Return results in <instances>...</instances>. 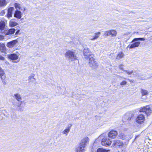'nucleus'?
I'll use <instances>...</instances> for the list:
<instances>
[{"instance_id": "2f4dec72", "label": "nucleus", "mask_w": 152, "mask_h": 152, "mask_svg": "<svg viewBox=\"0 0 152 152\" xmlns=\"http://www.w3.org/2000/svg\"><path fill=\"white\" fill-rule=\"evenodd\" d=\"M146 108L145 107H143L140 108L139 110L140 112H145V113Z\"/></svg>"}, {"instance_id": "603ef678", "label": "nucleus", "mask_w": 152, "mask_h": 152, "mask_svg": "<svg viewBox=\"0 0 152 152\" xmlns=\"http://www.w3.org/2000/svg\"><path fill=\"white\" fill-rule=\"evenodd\" d=\"M65 55L66 56V52L65 53Z\"/></svg>"}, {"instance_id": "423d86ee", "label": "nucleus", "mask_w": 152, "mask_h": 152, "mask_svg": "<svg viewBox=\"0 0 152 152\" xmlns=\"http://www.w3.org/2000/svg\"><path fill=\"white\" fill-rule=\"evenodd\" d=\"M88 60L89 61V65L90 67L93 69H95L98 67V63L97 62L95 61L94 57H93L92 59L91 58Z\"/></svg>"}, {"instance_id": "49530a36", "label": "nucleus", "mask_w": 152, "mask_h": 152, "mask_svg": "<svg viewBox=\"0 0 152 152\" xmlns=\"http://www.w3.org/2000/svg\"><path fill=\"white\" fill-rule=\"evenodd\" d=\"M5 63L6 64V65H9L10 64L9 63V62H7V61H6L5 62Z\"/></svg>"}, {"instance_id": "ea45409f", "label": "nucleus", "mask_w": 152, "mask_h": 152, "mask_svg": "<svg viewBox=\"0 0 152 152\" xmlns=\"http://www.w3.org/2000/svg\"><path fill=\"white\" fill-rule=\"evenodd\" d=\"M123 64H121L119 66V68L120 69H121L123 71L124 70V68H123Z\"/></svg>"}, {"instance_id": "0eeeda50", "label": "nucleus", "mask_w": 152, "mask_h": 152, "mask_svg": "<svg viewBox=\"0 0 152 152\" xmlns=\"http://www.w3.org/2000/svg\"><path fill=\"white\" fill-rule=\"evenodd\" d=\"M111 143V140L107 137H104L102 140L101 144L103 145L106 146L110 145Z\"/></svg>"}, {"instance_id": "58836bf2", "label": "nucleus", "mask_w": 152, "mask_h": 152, "mask_svg": "<svg viewBox=\"0 0 152 152\" xmlns=\"http://www.w3.org/2000/svg\"><path fill=\"white\" fill-rule=\"evenodd\" d=\"M35 75L34 74H31V75L28 77V79L34 78Z\"/></svg>"}, {"instance_id": "b1692460", "label": "nucleus", "mask_w": 152, "mask_h": 152, "mask_svg": "<svg viewBox=\"0 0 152 152\" xmlns=\"http://www.w3.org/2000/svg\"><path fill=\"white\" fill-rule=\"evenodd\" d=\"M14 95L16 99L19 102L20 100L21 99V97L20 95L18 94H15Z\"/></svg>"}, {"instance_id": "c85d7f7f", "label": "nucleus", "mask_w": 152, "mask_h": 152, "mask_svg": "<svg viewBox=\"0 0 152 152\" xmlns=\"http://www.w3.org/2000/svg\"><path fill=\"white\" fill-rule=\"evenodd\" d=\"M108 151L106 149L102 148H99L97 149L96 152H108Z\"/></svg>"}, {"instance_id": "6e6552de", "label": "nucleus", "mask_w": 152, "mask_h": 152, "mask_svg": "<svg viewBox=\"0 0 152 152\" xmlns=\"http://www.w3.org/2000/svg\"><path fill=\"white\" fill-rule=\"evenodd\" d=\"M145 116L142 114H139L137 117L136 121L138 124H141L143 123L145 121Z\"/></svg>"}, {"instance_id": "dca6fc26", "label": "nucleus", "mask_w": 152, "mask_h": 152, "mask_svg": "<svg viewBox=\"0 0 152 152\" xmlns=\"http://www.w3.org/2000/svg\"><path fill=\"white\" fill-rule=\"evenodd\" d=\"M21 12L18 10H16L14 14V17L18 19H20L22 16Z\"/></svg>"}, {"instance_id": "c756f323", "label": "nucleus", "mask_w": 152, "mask_h": 152, "mask_svg": "<svg viewBox=\"0 0 152 152\" xmlns=\"http://www.w3.org/2000/svg\"><path fill=\"white\" fill-rule=\"evenodd\" d=\"M124 54L122 53H119L118 55L117 58L120 59L123 57L124 56Z\"/></svg>"}, {"instance_id": "79ce46f5", "label": "nucleus", "mask_w": 152, "mask_h": 152, "mask_svg": "<svg viewBox=\"0 0 152 152\" xmlns=\"http://www.w3.org/2000/svg\"><path fill=\"white\" fill-rule=\"evenodd\" d=\"M1 79L2 81V83H3V84L4 85H6V82L4 80V79Z\"/></svg>"}, {"instance_id": "f03ea898", "label": "nucleus", "mask_w": 152, "mask_h": 152, "mask_svg": "<svg viewBox=\"0 0 152 152\" xmlns=\"http://www.w3.org/2000/svg\"><path fill=\"white\" fill-rule=\"evenodd\" d=\"M145 39L144 38H134L130 42L127 48H129L130 49H133L138 47L140 44L139 41H144Z\"/></svg>"}, {"instance_id": "a878e982", "label": "nucleus", "mask_w": 152, "mask_h": 152, "mask_svg": "<svg viewBox=\"0 0 152 152\" xmlns=\"http://www.w3.org/2000/svg\"><path fill=\"white\" fill-rule=\"evenodd\" d=\"M101 34V32H99L97 33H96L95 34V36L94 37L91 39L90 40H94L97 39L99 37V35Z\"/></svg>"}, {"instance_id": "a211bd4d", "label": "nucleus", "mask_w": 152, "mask_h": 152, "mask_svg": "<svg viewBox=\"0 0 152 152\" xmlns=\"http://www.w3.org/2000/svg\"><path fill=\"white\" fill-rule=\"evenodd\" d=\"M15 19H11L9 22V24L10 26L13 27L18 25V23L15 21Z\"/></svg>"}, {"instance_id": "4be33fe9", "label": "nucleus", "mask_w": 152, "mask_h": 152, "mask_svg": "<svg viewBox=\"0 0 152 152\" xmlns=\"http://www.w3.org/2000/svg\"><path fill=\"white\" fill-rule=\"evenodd\" d=\"M0 50L3 53L5 52L6 50V48L4 44L3 43H0Z\"/></svg>"}, {"instance_id": "1a4fd4ad", "label": "nucleus", "mask_w": 152, "mask_h": 152, "mask_svg": "<svg viewBox=\"0 0 152 152\" xmlns=\"http://www.w3.org/2000/svg\"><path fill=\"white\" fill-rule=\"evenodd\" d=\"M117 33V32L115 30H111L105 31L104 35L106 36H109L111 35L112 37H113L116 36Z\"/></svg>"}, {"instance_id": "2eb2a0df", "label": "nucleus", "mask_w": 152, "mask_h": 152, "mask_svg": "<svg viewBox=\"0 0 152 152\" xmlns=\"http://www.w3.org/2000/svg\"><path fill=\"white\" fill-rule=\"evenodd\" d=\"M6 26L5 20L2 19L0 18V30H4Z\"/></svg>"}, {"instance_id": "5fc2aeb1", "label": "nucleus", "mask_w": 152, "mask_h": 152, "mask_svg": "<svg viewBox=\"0 0 152 152\" xmlns=\"http://www.w3.org/2000/svg\"><path fill=\"white\" fill-rule=\"evenodd\" d=\"M11 116L12 117V115H11Z\"/></svg>"}, {"instance_id": "864d4df0", "label": "nucleus", "mask_w": 152, "mask_h": 152, "mask_svg": "<svg viewBox=\"0 0 152 152\" xmlns=\"http://www.w3.org/2000/svg\"><path fill=\"white\" fill-rule=\"evenodd\" d=\"M21 20H23V18H22V19H21Z\"/></svg>"}, {"instance_id": "bb28decb", "label": "nucleus", "mask_w": 152, "mask_h": 152, "mask_svg": "<svg viewBox=\"0 0 152 152\" xmlns=\"http://www.w3.org/2000/svg\"><path fill=\"white\" fill-rule=\"evenodd\" d=\"M152 112V110H151L149 107L146 108V109L145 113L147 116H148Z\"/></svg>"}, {"instance_id": "f8f14e48", "label": "nucleus", "mask_w": 152, "mask_h": 152, "mask_svg": "<svg viewBox=\"0 0 152 152\" xmlns=\"http://www.w3.org/2000/svg\"><path fill=\"white\" fill-rule=\"evenodd\" d=\"M133 75L136 77L137 78L141 80H145L148 79H150L151 78V77H152V76L151 77L147 78V79L144 78V77H142L136 71H134L133 72Z\"/></svg>"}, {"instance_id": "20e7f679", "label": "nucleus", "mask_w": 152, "mask_h": 152, "mask_svg": "<svg viewBox=\"0 0 152 152\" xmlns=\"http://www.w3.org/2000/svg\"><path fill=\"white\" fill-rule=\"evenodd\" d=\"M67 57L69 60L72 61H74L77 60L78 58L75 52L70 50L67 51Z\"/></svg>"}, {"instance_id": "4468645a", "label": "nucleus", "mask_w": 152, "mask_h": 152, "mask_svg": "<svg viewBox=\"0 0 152 152\" xmlns=\"http://www.w3.org/2000/svg\"><path fill=\"white\" fill-rule=\"evenodd\" d=\"M8 58L12 60H16L18 59V56L15 53H12L7 55Z\"/></svg>"}, {"instance_id": "37998d69", "label": "nucleus", "mask_w": 152, "mask_h": 152, "mask_svg": "<svg viewBox=\"0 0 152 152\" xmlns=\"http://www.w3.org/2000/svg\"><path fill=\"white\" fill-rule=\"evenodd\" d=\"M4 58L0 55V60H4Z\"/></svg>"}, {"instance_id": "9d476101", "label": "nucleus", "mask_w": 152, "mask_h": 152, "mask_svg": "<svg viewBox=\"0 0 152 152\" xmlns=\"http://www.w3.org/2000/svg\"><path fill=\"white\" fill-rule=\"evenodd\" d=\"M18 42V39L12 41L7 43V46L10 48H13Z\"/></svg>"}, {"instance_id": "aec40b11", "label": "nucleus", "mask_w": 152, "mask_h": 152, "mask_svg": "<svg viewBox=\"0 0 152 152\" xmlns=\"http://www.w3.org/2000/svg\"><path fill=\"white\" fill-rule=\"evenodd\" d=\"M13 7H11L8 8L7 10V16L8 17H10L12 16V12L14 10Z\"/></svg>"}, {"instance_id": "3c124183", "label": "nucleus", "mask_w": 152, "mask_h": 152, "mask_svg": "<svg viewBox=\"0 0 152 152\" xmlns=\"http://www.w3.org/2000/svg\"><path fill=\"white\" fill-rule=\"evenodd\" d=\"M23 10L24 11H25L26 10V8H24V9H23Z\"/></svg>"}, {"instance_id": "f704fd0d", "label": "nucleus", "mask_w": 152, "mask_h": 152, "mask_svg": "<svg viewBox=\"0 0 152 152\" xmlns=\"http://www.w3.org/2000/svg\"><path fill=\"white\" fill-rule=\"evenodd\" d=\"M124 71L125 72L129 75H130L132 74L134 72L133 70L132 71H131L129 72L127 70H124Z\"/></svg>"}, {"instance_id": "c03bdc74", "label": "nucleus", "mask_w": 152, "mask_h": 152, "mask_svg": "<svg viewBox=\"0 0 152 152\" xmlns=\"http://www.w3.org/2000/svg\"><path fill=\"white\" fill-rule=\"evenodd\" d=\"M20 31V29H18L17 31H16V32L15 33V35H17L18 34V33H19Z\"/></svg>"}, {"instance_id": "ddd939ff", "label": "nucleus", "mask_w": 152, "mask_h": 152, "mask_svg": "<svg viewBox=\"0 0 152 152\" xmlns=\"http://www.w3.org/2000/svg\"><path fill=\"white\" fill-rule=\"evenodd\" d=\"M118 134L117 132L116 131L112 130L108 134V137L111 138H114Z\"/></svg>"}, {"instance_id": "5701e85b", "label": "nucleus", "mask_w": 152, "mask_h": 152, "mask_svg": "<svg viewBox=\"0 0 152 152\" xmlns=\"http://www.w3.org/2000/svg\"><path fill=\"white\" fill-rule=\"evenodd\" d=\"M140 92L142 94V97L144 96H145L148 94V92L147 90L142 89H141Z\"/></svg>"}, {"instance_id": "72a5a7b5", "label": "nucleus", "mask_w": 152, "mask_h": 152, "mask_svg": "<svg viewBox=\"0 0 152 152\" xmlns=\"http://www.w3.org/2000/svg\"><path fill=\"white\" fill-rule=\"evenodd\" d=\"M12 104L13 107H17V102L15 101H13L12 102Z\"/></svg>"}, {"instance_id": "393cba45", "label": "nucleus", "mask_w": 152, "mask_h": 152, "mask_svg": "<svg viewBox=\"0 0 152 152\" xmlns=\"http://www.w3.org/2000/svg\"><path fill=\"white\" fill-rule=\"evenodd\" d=\"M120 138L123 140H127V138L126 137V136L124 135V133H120L118 136Z\"/></svg>"}, {"instance_id": "de8ad7c7", "label": "nucleus", "mask_w": 152, "mask_h": 152, "mask_svg": "<svg viewBox=\"0 0 152 152\" xmlns=\"http://www.w3.org/2000/svg\"><path fill=\"white\" fill-rule=\"evenodd\" d=\"M139 136H140V135H136L135 136V139H136L137 137H139Z\"/></svg>"}, {"instance_id": "09e8293b", "label": "nucleus", "mask_w": 152, "mask_h": 152, "mask_svg": "<svg viewBox=\"0 0 152 152\" xmlns=\"http://www.w3.org/2000/svg\"><path fill=\"white\" fill-rule=\"evenodd\" d=\"M119 77H120V78H123V79H126V78H124V77H122L120 76H119Z\"/></svg>"}, {"instance_id": "e433bc0d", "label": "nucleus", "mask_w": 152, "mask_h": 152, "mask_svg": "<svg viewBox=\"0 0 152 152\" xmlns=\"http://www.w3.org/2000/svg\"><path fill=\"white\" fill-rule=\"evenodd\" d=\"M127 83V82L125 80L123 81L122 82H121L120 84V85L121 86H124L126 85Z\"/></svg>"}, {"instance_id": "7ed1b4c3", "label": "nucleus", "mask_w": 152, "mask_h": 152, "mask_svg": "<svg viewBox=\"0 0 152 152\" xmlns=\"http://www.w3.org/2000/svg\"><path fill=\"white\" fill-rule=\"evenodd\" d=\"M83 55L85 59L89 60L93 58L94 57V55L92 53L90 50L87 48H85L83 51Z\"/></svg>"}, {"instance_id": "9b49d317", "label": "nucleus", "mask_w": 152, "mask_h": 152, "mask_svg": "<svg viewBox=\"0 0 152 152\" xmlns=\"http://www.w3.org/2000/svg\"><path fill=\"white\" fill-rule=\"evenodd\" d=\"M124 145L123 142L119 140H115L113 141V145L115 148L122 146Z\"/></svg>"}, {"instance_id": "c9c22d12", "label": "nucleus", "mask_w": 152, "mask_h": 152, "mask_svg": "<svg viewBox=\"0 0 152 152\" xmlns=\"http://www.w3.org/2000/svg\"><path fill=\"white\" fill-rule=\"evenodd\" d=\"M72 126V124H70L68 125V126L67 127V134L68 133L70 130V128Z\"/></svg>"}, {"instance_id": "8fccbe9b", "label": "nucleus", "mask_w": 152, "mask_h": 152, "mask_svg": "<svg viewBox=\"0 0 152 152\" xmlns=\"http://www.w3.org/2000/svg\"><path fill=\"white\" fill-rule=\"evenodd\" d=\"M2 38V36L0 35V39H1Z\"/></svg>"}, {"instance_id": "a19ab883", "label": "nucleus", "mask_w": 152, "mask_h": 152, "mask_svg": "<svg viewBox=\"0 0 152 152\" xmlns=\"http://www.w3.org/2000/svg\"><path fill=\"white\" fill-rule=\"evenodd\" d=\"M35 80H36V79H35V78H32V79H28V82L29 83L33 82Z\"/></svg>"}, {"instance_id": "4c0bfd02", "label": "nucleus", "mask_w": 152, "mask_h": 152, "mask_svg": "<svg viewBox=\"0 0 152 152\" xmlns=\"http://www.w3.org/2000/svg\"><path fill=\"white\" fill-rule=\"evenodd\" d=\"M6 11V10H2L0 13V15H3L5 13V12Z\"/></svg>"}, {"instance_id": "6ab92c4d", "label": "nucleus", "mask_w": 152, "mask_h": 152, "mask_svg": "<svg viewBox=\"0 0 152 152\" xmlns=\"http://www.w3.org/2000/svg\"><path fill=\"white\" fill-rule=\"evenodd\" d=\"M22 103V102L21 101L20 103L19 102L17 105V107H18V111H20L21 112L23 111L24 110V105H23Z\"/></svg>"}, {"instance_id": "f257e3e1", "label": "nucleus", "mask_w": 152, "mask_h": 152, "mask_svg": "<svg viewBox=\"0 0 152 152\" xmlns=\"http://www.w3.org/2000/svg\"><path fill=\"white\" fill-rule=\"evenodd\" d=\"M89 140V138L88 137H86L82 139L76 149V152H84L85 148Z\"/></svg>"}, {"instance_id": "f3484780", "label": "nucleus", "mask_w": 152, "mask_h": 152, "mask_svg": "<svg viewBox=\"0 0 152 152\" xmlns=\"http://www.w3.org/2000/svg\"><path fill=\"white\" fill-rule=\"evenodd\" d=\"M16 28H17L16 29L15 28L10 29L6 33L5 35H7L9 34H13L15 33L16 30H17V28H20V27L19 26H17Z\"/></svg>"}, {"instance_id": "cd10ccee", "label": "nucleus", "mask_w": 152, "mask_h": 152, "mask_svg": "<svg viewBox=\"0 0 152 152\" xmlns=\"http://www.w3.org/2000/svg\"><path fill=\"white\" fill-rule=\"evenodd\" d=\"M7 4L5 0H0V7L5 6Z\"/></svg>"}, {"instance_id": "a18cd8bd", "label": "nucleus", "mask_w": 152, "mask_h": 152, "mask_svg": "<svg viewBox=\"0 0 152 152\" xmlns=\"http://www.w3.org/2000/svg\"><path fill=\"white\" fill-rule=\"evenodd\" d=\"M63 132L64 134H66V129H65Z\"/></svg>"}, {"instance_id": "412c9836", "label": "nucleus", "mask_w": 152, "mask_h": 152, "mask_svg": "<svg viewBox=\"0 0 152 152\" xmlns=\"http://www.w3.org/2000/svg\"><path fill=\"white\" fill-rule=\"evenodd\" d=\"M0 76L1 79H5V74L3 70L0 67Z\"/></svg>"}, {"instance_id": "473e14b6", "label": "nucleus", "mask_w": 152, "mask_h": 152, "mask_svg": "<svg viewBox=\"0 0 152 152\" xmlns=\"http://www.w3.org/2000/svg\"><path fill=\"white\" fill-rule=\"evenodd\" d=\"M16 108L15 107H11L10 108V113H13L16 110Z\"/></svg>"}, {"instance_id": "39448f33", "label": "nucleus", "mask_w": 152, "mask_h": 152, "mask_svg": "<svg viewBox=\"0 0 152 152\" xmlns=\"http://www.w3.org/2000/svg\"><path fill=\"white\" fill-rule=\"evenodd\" d=\"M134 114L132 112L126 113L124 117L123 120L124 121L132 120L134 117Z\"/></svg>"}, {"instance_id": "7c9ffc66", "label": "nucleus", "mask_w": 152, "mask_h": 152, "mask_svg": "<svg viewBox=\"0 0 152 152\" xmlns=\"http://www.w3.org/2000/svg\"><path fill=\"white\" fill-rule=\"evenodd\" d=\"M15 7L17 10H18V9L20 10V4L18 3H16L15 4Z\"/></svg>"}]
</instances>
